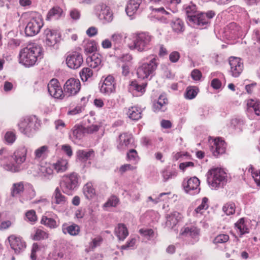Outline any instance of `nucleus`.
Listing matches in <instances>:
<instances>
[{"mask_svg": "<svg viewBox=\"0 0 260 260\" xmlns=\"http://www.w3.org/2000/svg\"><path fill=\"white\" fill-rule=\"evenodd\" d=\"M230 66V73L231 75L235 78L238 77L243 70V63L241 58L231 56L229 59Z\"/></svg>", "mask_w": 260, "mask_h": 260, "instance_id": "nucleus-12", "label": "nucleus"}, {"mask_svg": "<svg viewBox=\"0 0 260 260\" xmlns=\"http://www.w3.org/2000/svg\"><path fill=\"white\" fill-rule=\"evenodd\" d=\"M38 119L36 116L22 118L18 123L19 129L24 135L30 137L38 128Z\"/></svg>", "mask_w": 260, "mask_h": 260, "instance_id": "nucleus-8", "label": "nucleus"}, {"mask_svg": "<svg viewBox=\"0 0 260 260\" xmlns=\"http://www.w3.org/2000/svg\"><path fill=\"white\" fill-rule=\"evenodd\" d=\"M23 16L29 19L25 28V34L27 36L32 37L38 34L43 26V20L41 15L37 12H27Z\"/></svg>", "mask_w": 260, "mask_h": 260, "instance_id": "nucleus-6", "label": "nucleus"}, {"mask_svg": "<svg viewBox=\"0 0 260 260\" xmlns=\"http://www.w3.org/2000/svg\"><path fill=\"white\" fill-rule=\"evenodd\" d=\"M148 62H144L139 65L137 70L138 77L140 79H150L155 75V71L157 68L158 58L156 56L151 55L148 56Z\"/></svg>", "mask_w": 260, "mask_h": 260, "instance_id": "nucleus-4", "label": "nucleus"}, {"mask_svg": "<svg viewBox=\"0 0 260 260\" xmlns=\"http://www.w3.org/2000/svg\"><path fill=\"white\" fill-rule=\"evenodd\" d=\"M42 48L39 45H29L19 53V62L26 67L34 66L42 57Z\"/></svg>", "mask_w": 260, "mask_h": 260, "instance_id": "nucleus-2", "label": "nucleus"}, {"mask_svg": "<svg viewBox=\"0 0 260 260\" xmlns=\"http://www.w3.org/2000/svg\"><path fill=\"white\" fill-rule=\"evenodd\" d=\"M183 187L185 192L191 195L200 192V180L196 177L190 178L187 181L183 182Z\"/></svg>", "mask_w": 260, "mask_h": 260, "instance_id": "nucleus-17", "label": "nucleus"}, {"mask_svg": "<svg viewBox=\"0 0 260 260\" xmlns=\"http://www.w3.org/2000/svg\"><path fill=\"white\" fill-rule=\"evenodd\" d=\"M62 9L59 7H54L51 9L47 15L46 20H56L59 19L62 14Z\"/></svg>", "mask_w": 260, "mask_h": 260, "instance_id": "nucleus-35", "label": "nucleus"}, {"mask_svg": "<svg viewBox=\"0 0 260 260\" xmlns=\"http://www.w3.org/2000/svg\"><path fill=\"white\" fill-rule=\"evenodd\" d=\"M44 42L48 47H53L59 41V34L50 29H46L44 30Z\"/></svg>", "mask_w": 260, "mask_h": 260, "instance_id": "nucleus-19", "label": "nucleus"}, {"mask_svg": "<svg viewBox=\"0 0 260 260\" xmlns=\"http://www.w3.org/2000/svg\"><path fill=\"white\" fill-rule=\"evenodd\" d=\"M209 208V200L206 197H204L201 201V204L197 207L193 212V216L197 218H201L204 215L205 211Z\"/></svg>", "mask_w": 260, "mask_h": 260, "instance_id": "nucleus-25", "label": "nucleus"}, {"mask_svg": "<svg viewBox=\"0 0 260 260\" xmlns=\"http://www.w3.org/2000/svg\"><path fill=\"white\" fill-rule=\"evenodd\" d=\"M184 9L186 14L187 22L194 27H207L210 23L211 19L215 15V12L212 11L199 13L196 6L192 3L185 5Z\"/></svg>", "mask_w": 260, "mask_h": 260, "instance_id": "nucleus-1", "label": "nucleus"}, {"mask_svg": "<svg viewBox=\"0 0 260 260\" xmlns=\"http://www.w3.org/2000/svg\"><path fill=\"white\" fill-rule=\"evenodd\" d=\"M115 81L111 75L108 76L100 86L101 92L105 94H110L115 90Z\"/></svg>", "mask_w": 260, "mask_h": 260, "instance_id": "nucleus-21", "label": "nucleus"}, {"mask_svg": "<svg viewBox=\"0 0 260 260\" xmlns=\"http://www.w3.org/2000/svg\"><path fill=\"white\" fill-rule=\"evenodd\" d=\"M135 167L130 164H125L121 166L119 168V171L123 173L128 170H133L135 169Z\"/></svg>", "mask_w": 260, "mask_h": 260, "instance_id": "nucleus-64", "label": "nucleus"}, {"mask_svg": "<svg viewBox=\"0 0 260 260\" xmlns=\"http://www.w3.org/2000/svg\"><path fill=\"white\" fill-rule=\"evenodd\" d=\"M49 237V234L41 229L36 230V233L34 236V240H40L42 239H46Z\"/></svg>", "mask_w": 260, "mask_h": 260, "instance_id": "nucleus-53", "label": "nucleus"}, {"mask_svg": "<svg viewBox=\"0 0 260 260\" xmlns=\"http://www.w3.org/2000/svg\"><path fill=\"white\" fill-rule=\"evenodd\" d=\"M25 216L28 220L30 222H35L37 220L36 212L34 210H30L27 211L25 214Z\"/></svg>", "mask_w": 260, "mask_h": 260, "instance_id": "nucleus-59", "label": "nucleus"}, {"mask_svg": "<svg viewBox=\"0 0 260 260\" xmlns=\"http://www.w3.org/2000/svg\"><path fill=\"white\" fill-rule=\"evenodd\" d=\"M5 139L8 144H13L16 140V135L12 132H8L5 136Z\"/></svg>", "mask_w": 260, "mask_h": 260, "instance_id": "nucleus-57", "label": "nucleus"}, {"mask_svg": "<svg viewBox=\"0 0 260 260\" xmlns=\"http://www.w3.org/2000/svg\"><path fill=\"white\" fill-rule=\"evenodd\" d=\"M52 200L55 204L64 205L67 203V198L62 194L60 189L57 187L53 193Z\"/></svg>", "mask_w": 260, "mask_h": 260, "instance_id": "nucleus-28", "label": "nucleus"}, {"mask_svg": "<svg viewBox=\"0 0 260 260\" xmlns=\"http://www.w3.org/2000/svg\"><path fill=\"white\" fill-rule=\"evenodd\" d=\"M126 114L131 119L138 120L142 117V110L138 107H131L128 109Z\"/></svg>", "mask_w": 260, "mask_h": 260, "instance_id": "nucleus-33", "label": "nucleus"}, {"mask_svg": "<svg viewBox=\"0 0 260 260\" xmlns=\"http://www.w3.org/2000/svg\"><path fill=\"white\" fill-rule=\"evenodd\" d=\"M126 156L128 161L134 163L137 162L139 160V157L137 151L133 149L129 150L127 152Z\"/></svg>", "mask_w": 260, "mask_h": 260, "instance_id": "nucleus-48", "label": "nucleus"}, {"mask_svg": "<svg viewBox=\"0 0 260 260\" xmlns=\"http://www.w3.org/2000/svg\"><path fill=\"white\" fill-rule=\"evenodd\" d=\"M198 92V89L195 87H188L186 89L185 97L187 99H193L197 95Z\"/></svg>", "mask_w": 260, "mask_h": 260, "instance_id": "nucleus-50", "label": "nucleus"}, {"mask_svg": "<svg viewBox=\"0 0 260 260\" xmlns=\"http://www.w3.org/2000/svg\"><path fill=\"white\" fill-rule=\"evenodd\" d=\"M119 202V199L116 196H113L104 204V207H115L118 204Z\"/></svg>", "mask_w": 260, "mask_h": 260, "instance_id": "nucleus-52", "label": "nucleus"}, {"mask_svg": "<svg viewBox=\"0 0 260 260\" xmlns=\"http://www.w3.org/2000/svg\"><path fill=\"white\" fill-rule=\"evenodd\" d=\"M26 154L27 149L25 147L21 146L19 147L12 156L15 163L4 164V169L12 172L20 171L22 169L21 165L26 160Z\"/></svg>", "mask_w": 260, "mask_h": 260, "instance_id": "nucleus-7", "label": "nucleus"}, {"mask_svg": "<svg viewBox=\"0 0 260 260\" xmlns=\"http://www.w3.org/2000/svg\"><path fill=\"white\" fill-rule=\"evenodd\" d=\"M181 234L190 238V242L193 244L199 240L200 229L194 226L185 227L181 230Z\"/></svg>", "mask_w": 260, "mask_h": 260, "instance_id": "nucleus-14", "label": "nucleus"}, {"mask_svg": "<svg viewBox=\"0 0 260 260\" xmlns=\"http://www.w3.org/2000/svg\"><path fill=\"white\" fill-rule=\"evenodd\" d=\"M26 188V192L20 200L22 203H23L24 201L30 200L36 196L35 190L31 185L28 184L27 188Z\"/></svg>", "mask_w": 260, "mask_h": 260, "instance_id": "nucleus-40", "label": "nucleus"}, {"mask_svg": "<svg viewBox=\"0 0 260 260\" xmlns=\"http://www.w3.org/2000/svg\"><path fill=\"white\" fill-rule=\"evenodd\" d=\"M168 99L165 95H160L157 101L153 104V110L155 112H164L167 109Z\"/></svg>", "mask_w": 260, "mask_h": 260, "instance_id": "nucleus-24", "label": "nucleus"}, {"mask_svg": "<svg viewBox=\"0 0 260 260\" xmlns=\"http://www.w3.org/2000/svg\"><path fill=\"white\" fill-rule=\"evenodd\" d=\"M133 136L131 134L124 133L119 136L117 148L119 150H123L128 148L132 143Z\"/></svg>", "mask_w": 260, "mask_h": 260, "instance_id": "nucleus-22", "label": "nucleus"}, {"mask_svg": "<svg viewBox=\"0 0 260 260\" xmlns=\"http://www.w3.org/2000/svg\"><path fill=\"white\" fill-rule=\"evenodd\" d=\"M95 14L105 23L111 22L113 19V15L110 8L105 4L101 3L94 7Z\"/></svg>", "mask_w": 260, "mask_h": 260, "instance_id": "nucleus-10", "label": "nucleus"}, {"mask_svg": "<svg viewBox=\"0 0 260 260\" xmlns=\"http://www.w3.org/2000/svg\"><path fill=\"white\" fill-rule=\"evenodd\" d=\"M153 38V36L147 31L135 33L133 36V43L128 44V48L131 50L140 52L146 51L149 49Z\"/></svg>", "mask_w": 260, "mask_h": 260, "instance_id": "nucleus-3", "label": "nucleus"}, {"mask_svg": "<svg viewBox=\"0 0 260 260\" xmlns=\"http://www.w3.org/2000/svg\"><path fill=\"white\" fill-rule=\"evenodd\" d=\"M226 174L220 168H214L209 170L207 174V182L212 189L223 187L226 183Z\"/></svg>", "mask_w": 260, "mask_h": 260, "instance_id": "nucleus-5", "label": "nucleus"}, {"mask_svg": "<svg viewBox=\"0 0 260 260\" xmlns=\"http://www.w3.org/2000/svg\"><path fill=\"white\" fill-rule=\"evenodd\" d=\"M180 214L177 212H173L166 216V225L170 228H173L178 223Z\"/></svg>", "mask_w": 260, "mask_h": 260, "instance_id": "nucleus-36", "label": "nucleus"}, {"mask_svg": "<svg viewBox=\"0 0 260 260\" xmlns=\"http://www.w3.org/2000/svg\"><path fill=\"white\" fill-rule=\"evenodd\" d=\"M48 91L50 95L55 99H62L63 91L57 79H53L48 84Z\"/></svg>", "mask_w": 260, "mask_h": 260, "instance_id": "nucleus-15", "label": "nucleus"}, {"mask_svg": "<svg viewBox=\"0 0 260 260\" xmlns=\"http://www.w3.org/2000/svg\"><path fill=\"white\" fill-rule=\"evenodd\" d=\"M41 223L50 229H55L58 226V224L54 219L47 216H42Z\"/></svg>", "mask_w": 260, "mask_h": 260, "instance_id": "nucleus-38", "label": "nucleus"}, {"mask_svg": "<svg viewBox=\"0 0 260 260\" xmlns=\"http://www.w3.org/2000/svg\"><path fill=\"white\" fill-rule=\"evenodd\" d=\"M136 242L135 238H132L127 241L125 245L121 246V249L124 250L127 249H132L134 248Z\"/></svg>", "mask_w": 260, "mask_h": 260, "instance_id": "nucleus-60", "label": "nucleus"}, {"mask_svg": "<svg viewBox=\"0 0 260 260\" xmlns=\"http://www.w3.org/2000/svg\"><path fill=\"white\" fill-rule=\"evenodd\" d=\"M92 71L88 68H83L80 72L81 79L83 82L87 81L89 78L92 77Z\"/></svg>", "mask_w": 260, "mask_h": 260, "instance_id": "nucleus-45", "label": "nucleus"}, {"mask_svg": "<svg viewBox=\"0 0 260 260\" xmlns=\"http://www.w3.org/2000/svg\"><path fill=\"white\" fill-rule=\"evenodd\" d=\"M80 88L79 80L74 78L68 79L64 85V92L69 96L76 94L79 91Z\"/></svg>", "mask_w": 260, "mask_h": 260, "instance_id": "nucleus-13", "label": "nucleus"}, {"mask_svg": "<svg viewBox=\"0 0 260 260\" xmlns=\"http://www.w3.org/2000/svg\"><path fill=\"white\" fill-rule=\"evenodd\" d=\"M52 165L46 164L39 168V175L46 179H50L53 176Z\"/></svg>", "mask_w": 260, "mask_h": 260, "instance_id": "nucleus-30", "label": "nucleus"}, {"mask_svg": "<svg viewBox=\"0 0 260 260\" xmlns=\"http://www.w3.org/2000/svg\"><path fill=\"white\" fill-rule=\"evenodd\" d=\"M191 76L194 80L199 81L202 77V73L199 70L194 69L191 72Z\"/></svg>", "mask_w": 260, "mask_h": 260, "instance_id": "nucleus-62", "label": "nucleus"}, {"mask_svg": "<svg viewBox=\"0 0 260 260\" xmlns=\"http://www.w3.org/2000/svg\"><path fill=\"white\" fill-rule=\"evenodd\" d=\"M78 175L76 173H72L64 175L61 183V188L64 193L70 194L78 185Z\"/></svg>", "mask_w": 260, "mask_h": 260, "instance_id": "nucleus-9", "label": "nucleus"}, {"mask_svg": "<svg viewBox=\"0 0 260 260\" xmlns=\"http://www.w3.org/2000/svg\"><path fill=\"white\" fill-rule=\"evenodd\" d=\"M53 168L57 173L66 171L68 167V162L67 159L60 158L52 165Z\"/></svg>", "mask_w": 260, "mask_h": 260, "instance_id": "nucleus-34", "label": "nucleus"}, {"mask_svg": "<svg viewBox=\"0 0 260 260\" xmlns=\"http://www.w3.org/2000/svg\"><path fill=\"white\" fill-rule=\"evenodd\" d=\"M84 50L87 53H91L96 50L95 42L93 41H88L84 45Z\"/></svg>", "mask_w": 260, "mask_h": 260, "instance_id": "nucleus-51", "label": "nucleus"}, {"mask_svg": "<svg viewBox=\"0 0 260 260\" xmlns=\"http://www.w3.org/2000/svg\"><path fill=\"white\" fill-rule=\"evenodd\" d=\"M8 240L12 249L16 253H19L23 251L25 247V242L19 236L12 235L8 238Z\"/></svg>", "mask_w": 260, "mask_h": 260, "instance_id": "nucleus-18", "label": "nucleus"}, {"mask_svg": "<svg viewBox=\"0 0 260 260\" xmlns=\"http://www.w3.org/2000/svg\"><path fill=\"white\" fill-rule=\"evenodd\" d=\"M139 232L142 236L144 237L148 240L151 239L155 236V233L151 229L146 228H142L139 230Z\"/></svg>", "mask_w": 260, "mask_h": 260, "instance_id": "nucleus-46", "label": "nucleus"}, {"mask_svg": "<svg viewBox=\"0 0 260 260\" xmlns=\"http://www.w3.org/2000/svg\"><path fill=\"white\" fill-rule=\"evenodd\" d=\"M172 27L174 31L180 32L184 30V23L180 19H177L172 22Z\"/></svg>", "mask_w": 260, "mask_h": 260, "instance_id": "nucleus-49", "label": "nucleus"}, {"mask_svg": "<svg viewBox=\"0 0 260 260\" xmlns=\"http://www.w3.org/2000/svg\"><path fill=\"white\" fill-rule=\"evenodd\" d=\"M83 59L81 52L75 51L70 52L66 57L68 67L72 69L79 68L83 63Z\"/></svg>", "mask_w": 260, "mask_h": 260, "instance_id": "nucleus-11", "label": "nucleus"}, {"mask_svg": "<svg viewBox=\"0 0 260 260\" xmlns=\"http://www.w3.org/2000/svg\"><path fill=\"white\" fill-rule=\"evenodd\" d=\"M235 227L239 230L241 235L249 232V229L247 228L243 218H241L238 220L235 223Z\"/></svg>", "mask_w": 260, "mask_h": 260, "instance_id": "nucleus-41", "label": "nucleus"}, {"mask_svg": "<svg viewBox=\"0 0 260 260\" xmlns=\"http://www.w3.org/2000/svg\"><path fill=\"white\" fill-rule=\"evenodd\" d=\"M83 193L86 199L89 200L92 198L95 194V190L91 183H87L84 185Z\"/></svg>", "mask_w": 260, "mask_h": 260, "instance_id": "nucleus-42", "label": "nucleus"}, {"mask_svg": "<svg viewBox=\"0 0 260 260\" xmlns=\"http://www.w3.org/2000/svg\"><path fill=\"white\" fill-rule=\"evenodd\" d=\"M114 233L118 240L121 241H123L128 235L127 229L123 223H119L115 227Z\"/></svg>", "mask_w": 260, "mask_h": 260, "instance_id": "nucleus-31", "label": "nucleus"}, {"mask_svg": "<svg viewBox=\"0 0 260 260\" xmlns=\"http://www.w3.org/2000/svg\"><path fill=\"white\" fill-rule=\"evenodd\" d=\"M40 250V247L37 243H34L32 246L30 258L32 260H36L37 258L36 252Z\"/></svg>", "mask_w": 260, "mask_h": 260, "instance_id": "nucleus-61", "label": "nucleus"}, {"mask_svg": "<svg viewBox=\"0 0 260 260\" xmlns=\"http://www.w3.org/2000/svg\"><path fill=\"white\" fill-rule=\"evenodd\" d=\"M210 145L211 151L216 157H218L225 151L226 145L224 140L221 138H217L213 139L210 141Z\"/></svg>", "mask_w": 260, "mask_h": 260, "instance_id": "nucleus-16", "label": "nucleus"}, {"mask_svg": "<svg viewBox=\"0 0 260 260\" xmlns=\"http://www.w3.org/2000/svg\"><path fill=\"white\" fill-rule=\"evenodd\" d=\"M170 192L167 193H161L159 194L158 197L156 199L154 200L152 199L151 197H149L148 198V201H152L154 202L155 204L157 203L158 202L161 201H165L167 199V196L168 194H170Z\"/></svg>", "mask_w": 260, "mask_h": 260, "instance_id": "nucleus-58", "label": "nucleus"}, {"mask_svg": "<svg viewBox=\"0 0 260 260\" xmlns=\"http://www.w3.org/2000/svg\"><path fill=\"white\" fill-rule=\"evenodd\" d=\"M49 153V147L44 145L37 149L35 151L36 159H43L47 157Z\"/></svg>", "mask_w": 260, "mask_h": 260, "instance_id": "nucleus-37", "label": "nucleus"}, {"mask_svg": "<svg viewBox=\"0 0 260 260\" xmlns=\"http://www.w3.org/2000/svg\"><path fill=\"white\" fill-rule=\"evenodd\" d=\"M103 238L101 236H98L93 238L91 242L89 243V247L92 249H94L95 247L99 246L103 241Z\"/></svg>", "mask_w": 260, "mask_h": 260, "instance_id": "nucleus-56", "label": "nucleus"}, {"mask_svg": "<svg viewBox=\"0 0 260 260\" xmlns=\"http://www.w3.org/2000/svg\"><path fill=\"white\" fill-rule=\"evenodd\" d=\"M25 185L23 182H18L13 184L11 188V196L18 197L24 191Z\"/></svg>", "mask_w": 260, "mask_h": 260, "instance_id": "nucleus-32", "label": "nucleus"}, {"mask_svg": "<svg viewBox=\"0 0 260 260\" xmlns=\"http://www.w3.org/2000/svg\"><path fill=\"white\" fill-rule=\"evenodd\" d=\"M254 112L257 116L260 115V102L256 99H249L247 100V113L249 116V113Z\"/></svg>", "mask_w": 260, "mask_h": 260, "instance_id": "nucleus-26", "label": "nucleus"}, {"mask_svg": "<svg viewBox=\"0 0 260 260\" xmlns=\"http://www.w3.org/2000/svg\"><path fill=\"white\" fill-rule=\"evenodd\" d=\"M146 86V83L139 84L136 81H133L130 84L131 88L136 90L138 95H142L145 92Z\"/></svg>", "mask_w": 260, "mask_h": 260, "instance_id": "nucleus-39", "label": "nucleus"}, {"mask_svg": "<svg viewBox=\"0 0 260 260\" xmlns=\"http://www.w3.org/2000/svg\"><path fill=\"white\" fill-rule=\"evenodd\" d=\"M86 62L90 68L99 70L102 66V57L99 53H94L87 57Z\"/></svg>", "mask_w": 260, "mask_h": 260, "instance_id": "nucleus-23", "label": "nucleus"}, {"mask_svg": "<svg viewBox=\"0 0 260 260\" xmlns=\"http://www.w3.org/2000/svg\"><path fill=\"white\" fill-rule=\"evenodd\" d=\"M180 58V54L177 51H174L171 53L169 55L170 60L172 62H176Z\"/></svg>", "mask_w": 260, "mask_h": 260, "instance_id": "nucleus-63", "label": "nucleus"}, {"mask_svg": "<svg viewBox=\"0 0 260 260\" xmlns=\"http://www.w3.org/2000/svg\"><path fill=\"white\" fill-rule=\"evenodd\" d=\"M85 129L82 126L75 125L73 128V135L76 139H81L84 136Z\"/></svg>", "mask_w": 260, "mask_h": 260, "instance_id": "nucleus-44", "label": "nucleus"}, {"mask_svg": "<svg viewBox=\"0 0 260 260\" xmlns=\"http://www.w3.org/2000/svg\"><path fill=\"white\" fill-rule=\"evenodd\" d=\"M251 170L252 176L258 186L260 187V171H254L252 166L250 165L249 171Z\"/></svg>", "mask_w": 260, "mask_h": 260, "instance_id": "nucleus-55", "label": "nucleus"}, {"mask_svg": "<svg viewBox=\"0 0 260 260\" xmlns=\"http://www.w3.org/2000/svg\"><path fill=\"white\" fill-rule=\"evenodd\" d=\"M80 231L79 226L75 223L69 225L64 223L62 225V232L64 234H69L71 236H76L79 235Z\"/></svg>", "mask_w": 260, "mask_h": 260, "instance_id": "nucleus-29", "label": "nucleus"}, {"mask_svg": "<svg viewBox=\"0 0 260 260\" xmlns=\"http://www.w3.org/2000/svg\"><path fill=\"white\" fill-rule=\"evenodd\" d=\"M229 240V236L226 234H220L217 235L213 240V243L215 244L224 243Z\"/></svg>", "mask_w": 260, "mask_h": 260, "instance_id": "nucleus-54", "label": "nucleus"}, {"mask_svg": "<svg viewBox=\"0 0 260 260\" xmlns=\"http://www.w3.org/2000/svg\"><path fill=\"white\" fill-rule=\"evenodd\" d=\"M235 208L236 206L234 203L229 202L223 206L222 210L227 215H230L235 213Z\"/></svg>", "mask_w": 260, "mask_h": 260, "instance_id": "nucleus-47", "label": "nucleus"}, {"mask_svg": "<svg viewBox=\"0 0 260 260\" xmlns=\"http://www.w3.org/2000/svg\"><path fill=\"white\" fill-rule=\"evenodd\" d=\"M142 0H129L125 9L127 15L131 17L142 11Z\"/></svg>", "mask_w": 260, "mask_h": 260, "instance_id": "nucleus-20", "label": "nucleus"}, {"mask_svg": "<svg viewBox=\"0 0 260 260\" xmlns=\"http://www.w3.org/2000/svg\"><path fill=\"white\" fill-rule=\"evenodd\" d=\"M77 154L80 159L86 160L94 155V151L92 150H80L77 152Z\"/></svg>", "mask_w": 260, "mask_h": 260, "instance_id": "nucleus-43", "label": "nucleus"}, {"mask_svg": "<svg viewBox=\"0 0 260 260\" xmlns=\"http://www.w3.org/2000/svg\"><path fill=\"white\" fill-rule=\"evenodd\" d=\"M125 38L126 37H123V34L120 32H115L111 35V40L115 51L120 50L123 44Z\"/></svg>", "mask_w": 260, "mask_h": 260, "instance_id": "nucleus-27", "label": "nucleus"}]
</instances>
